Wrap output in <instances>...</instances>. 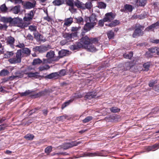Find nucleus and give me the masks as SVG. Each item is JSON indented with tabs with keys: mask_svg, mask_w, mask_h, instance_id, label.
<instances>
[{
	"mask_svg": "<svg viewBox=\"0 0 159 159\" xmlns=\"http://www.w3.org/2000/svg\"><path fill=\"white\" fill-rule=\"evenodd\" d=\"M81 42L83 43V48L88 51L95 52L98 49L96 47L95 45L93 44L98 43V40L96 38L91 40L88 37L86 36L81 39Z\"/></svg>",
	"mask_w": 159,
	"mask_h": 159,
	"instance_id": "1",
	"label": "nucleus"
},
{
	"mask_svg": "<svg viewBox=\"0 0 159 159\" xmlns=\"http://www.w3.org/2000/svg\"><path fill=\"white\" fill-rule=\"evenodd\" d=\"M96 20V16L94 14H92L90 17H87L86 19V21L87 22L84 26V30L86 32L89 30L91 28L95 25Z\"/></svg>",
	"mask_w": 159,
	"mask_h": 159,
	"instance_id": "2",
	"label": "nucleus"
},
{
	"mask_svg": "<svg viewBox=\"0 0 159 159\" xmlns=\"http://www.w3.org/2000/svg\"><path fill=\"white\" fill-rule=\"evenodd\" d=\"M46 57L47 59H43L44 63H50L53 61H57L60 59L59 57L55 56L54 52L52 51H50L48 52L46 55Z\"/></svg>",
	"mask_w": 159,
	"mask_h": 159,
	"instance_id": "3",
	"label": "nucleus"
},
{
	"mask_svg": "<svg viewBox=\"0 0 159 159\" xmlns=\"http://www.w3.org/2000/svg\"><path fill=\"white\" fill-rule=\"evenodd\" d=\"M23 57V56L21 54V50H19L16 53V57L9 59V61L12 64L20 63L21 61V58Z\"/></svg>",
	"mask_w": 159,
	"mask_h": 159,
	"instance_id": "4",
	"label": "nucleus"
},
{
	"mask_svg": "<svg viewBox=\"0 0 159 159\" xmlns=\"http://www.w3.org/2000/svg\"><path fill=\"white\" fill-rule=\"evenodd\" d=\"M115 17V15L112 12L106 13L105 17L103 19L104 22L111 21Z\"/></svg>",
	"mask_w": 159,
	"mask_h": 159,
	"instance_id": "5",
	"label": "nucleus"
},
{
	"mask_svg": "<svg viewBox=\"0 0 159 159\" xmlns=\"http://www.w3.org/2000/svg\"><path fill=\"white\" fill-rule=\"evenodd\" d=\"M48 46H36L33 48V50L35 52H43L46 51L48 50Z\"/></svg>",
	"mask_w": 159,
	"mask_h": 159,
	"instance_id": "6",
	"label": "nucleus"
},
{
	"mask_svg": "<svg viewBox=\"0 0 159 159\" xmlns=\"http://www.w3.org/2000/svg\"><path fill=\"white\" fill-rule=\"evenodd\" d=\"M143 29V27L141 26H140L139 27L137 28L133 34V37L135 38L137 36L142 35L143 34L142 31Z\"/></svg>",
	"mask_w": 159,
	"mask_h": 159,
	"instance_id": "7",
	"label": "nucleus"
},
{
	"mask_svg": "<svg viewBox=\"0 0 159 159\" xmlns=\"http://www.w3.org/2000/svg\"><path fill=\"white\" fill-rule=\"evenodd\" d=\"M66 4L70 6L69 10L72 12L73 13L76 11V9L74 8V5L73 1L72 0H66Z\"/></svg>",
	"mask_w": 159,
	"mask_h": 159,
	"instance_id": "8",
	"label": "nucleus"
},
{
	"mask_svg": "<svg viewBox=\"0 0 159 159\" xmlns=\"http://www.w3.org/2000/svg\"><path fill=\"white\" fill-rule=\"evenodd\" d=\"M83 48V43L81 42L78 43L76 44L71 45L70 47V49L72 50H78L79 48Z\"/></svg>",
	"mask_w": 159,
	"mask_h": 159,
	"instance_id": "9",
	"label": "nucleus"
},
{
	"mask_svg": "<svg viewBox=\"0 0 159 159\" xmlns=\"http://www.w3.org/2000/svg\"><path fill=\"white\" fill-rule=\"evenodd\" d=\"M13 19L10 17H2L0 19V21L4 23H10L12 21Z\"/></svg>",
	"mask_w": 159,
	"mask_h": 159,
	"instance_id": "10",
	"label": "nucleus"
},
{
	"mask_svg": "<svg viewBox=\"0 0 159 159\" xmlns=\"http://www.w3.org/2000/svg\"><path fill=\"white\" fill-rule=\"evenodd\" d=\"M6 42L7 44H9L12 47L15 42L14 38L11 36L7 37L6 39Z\"/></svg>",
	"mask_w": 159,
	"mask_h": 159,
	"instance_id": "11",
	"label": "nucleus"
},
{
	"mask_svg": "<svg viewBox=\"0 0 159 159\" xmlns=\"http://www.w3.org/2000/svg\"><path fill=\"white\" fill-rule=\"evenodd\" d=\"M33 13L32 11H31L29 13L26 14L25 15V16L24 18L25 21H29L32 18L33 16Z\"/></svg>",
	"mask_w": 159,
	"mask_h": 159,
	"instance_id": "12",
	"label": "nucleus"
},
{
	"mask_svg": "<svg viewBox=\"0 0 159 159\" xmlns=\"http://www.w3.org/2000/svg\"><path fill=\"white\" fill-rule=\"evenodd\" d=\"M64 21V26L65 25L67 26H69L73 22V18L71 17L66 18L65 19Z\"/></svg>",
	"mask_w": 159,
	"mask_h": 159,
	"instance_id": "13",
	"label": "nucleus"
},
{
	"mask_svg": "<svg viewBox=\"0 0 159 159\" xmlns=\"http://www.w3.org/2000/svg\"><path fill=\"white\" fill-rule=\"evenodd\" d=\"M151 53H155L159 55V48L157 47H155L154 48H151L149 49L148 52L146 53V54Z\"/></svg>",
	"mask_w": 159,
	"mask_h": 159,
	"instance_id": "14",
	"label": "nucleus"
},
{
	"mask_svg": "<svg viewBox=\"0 0 159 159\" xmlns=\"http://www.w3.org/2000/svg\"><path fill=\"white\" fill-rule=\"evenodd\" d=\"M158 26H159V21L147 27L146 30L147 31H149L153 30L155 28H156Z\"/></svg>",
	"mask_w": 159,
	"mask_h": 159,
	"instance_id": "15",
	"label": "nucleus"
},
{
	"mask_svg": "<svg viewBox=\"0 0 159 159\" xmlns=\"http://www.w3.org/2000/svg\"><path fill=\"white\" fill-rule=\"evenodd\" d=\"M35 5V2L31 3L30 2H27L25 4L24 6L26 9H30L34 7Z\"/></svg>",
	"mask_w": 159,
	"mask_h": 159,
	"instance_id": "16",
	"label": "nucleus"
},
{
	"mask_svg": "<svg viewBox=\"0 0 159 159\" xmlns=\"http://www.w3.org/2000/svg\"><path fill=\"white\" fill-rule=\"evenodd\" d=\"M20 50H21V54L23 56V54H25L26 56L29 55L30 54L31 51L29 49L27 48H24Z\"/></svg>",
	"mask_w": 159,
	"mask_h": 159,
	"instance_id": "17",
	"label": "nucleus"
},
{
	"mask_svg": "<svg viewBox=\"0 0 159 159\" xmlns=\"http://www.w3.org/2000/svg\"><path fill=\"white\" fill-rule=\"evenodd\" d=\"M23 74L20 72H17L16 73L15 75L11 76L10 77L11 80H13L17 78H21L23 76Z\"/></svg>",
	"mask_w": 159,
	"mask_h": 159,
	"instance_id": "18",
	"label": "nucleus"
},
{
	"mask_svg": "<svg viewBox=\"0 0 159 159\" xmlns=\"http://www.w3.org/2000/svg\"><path fill=\"white\" fill-rule=\"evenodd\" d=\"M76 33H73L71 34H69V33H65L64 35V37L67 40H70L71 39V38L73 36L75 35L76 36Z\"/></svg>",
	"mask_w": 159,
	"mask_h": 159,
	"instance_id": "19",
	"label": "nucleus"
},
{
	"mask_svg": "<svg viewBox=\"0 0 159 159\" xmlns=\"http://www.w3.org/2000/svg\"><path fill=\"white\" fill-rule=\"evenodd\" d=\"M68 51L65 50H62L61 51H59L58 52L59 55L58 56L60 58V57H62L64 56H65L67 54H68Z\"/></svg>",
	"mask_w": 159,
	"mask_h": 159,
	"instance_id": "20",
	"label": "nucleus"
},
{
	"mask_svg": "<svg viewBox=\"0 0 159 159\" xmlns=\"http://www.w3.org/2000/svg\"><path fill=\"white\" fill-rule=\"evenodd\" d=\"M59 76L58 73L55 72L51 73L47 76L48 78L49 79L55 78L56 79Z\"/></svg>",
	"mask_w": 159,
	"mask_h": 159,
	"instance_id": "21",
	"label": "nucleus"
},
{
	"mask_svg": "<svg viewBox=\"0 0 159 159\" xmlns=\"http://www.w3.org/2000/svg\"><path fill=\"white\" fill-rule=\"evenodd\" d=\"M12 12L15 14H18L20 11V6H17L14 7L11 9Z\"/></svg>",
	"mask_w": 159,
	"mask_h": 159,
	"instance_id": "22",
	"label": "nucleus"
},
{
	"mask_svg": "<svg viewBox=\"0 0 159 159\" xmlns=\"http://www.w3.org/2000/svg\"><path fill=\"white\" fill-rule=\"evenodd\" d=\"M34 38L39 41H43V40L41 39L42 36L38 33L36 32L34 33ZM46 41L45 39L43 40V42Z\"/></svg>",
	"mask_w": 159,
	"mask_h": 159,
	"instance_id": "23",
	"label": "nucleus"
},
{
	"mask_svg": "<svg viewBox=\"0 0 159 159\" xmlns=\"http://www.w3.org/2000/svg\"><path fill=\"white\" fill-rule=\"evenodd\" d=\"M64 0H55L52 3L55 6H60L64 3Z\"/></svg>",
	"mask_w": 159,
	"mask_h": 159,
	"instance_id": "24",
	"label": "nucleus"
},
{
	"mask_svg": "<svg viewBox=\"0 0 159 159\" xmlns=\"http://www.w3.org/2000/svg\"><path fill=\"white\" fill-rule=\"evenodd\" d=\"M119 22L118 20H115L110 24L106 25H108L109 27H112L117 25L119 24Z\"/></svg>",
	"mask_w": 159,
	"mask_h": 159,
	"instance_id": "25",
	"label": "nucleus"
},
{
	"mask_svg": "<svg viewBox=\"0 0 159 159\" xmlns=\"http://www.w3.org/2000/svg\"><path fill=\"white\" fill-rule=\"evenodd\" d=\"M92 5L91 2H87L85 4H84L83 6V9H84L86 8L90 9L92 7Z\"/></svg>",
	"mask_w": 159,
	"mask_h": 159,
	"instance_id": "26",
	"label": "nucleus"
},
{
	"mask_svg": "<svg viewBox=\"0 0 159 159\" xmlns=\"http://www.w3.org/2000/svg\"><path fill=\"white\" fill-rule=\"evenodd\" d=\"M96 94L95 93L91 92L88 93L85 96L86 98L87 99H91L92 98H93L96 96Z\"/></svg>",
	"mask_w": 159,
	"mask_h": 159,
	"instance_id": "27",
	"label": "nucleus"
},
{
	"mask_svg": "<svg viewBox=\"0 0 159 159\" xmlns=\"http://www.w3.org/2000/svg\"><path fill=\"white\" fill-rule=\"evenodd\" d=\"M159 148V147H158V145L156 144L152 146L148 147L147 148V150L148 151H154L158 149Z\"/></svg>",
	"mask_w": 159,
	"mask_h": 159,
	"instance_id": "28",
	"label": "nucleus"
},
{
	"mask_svg": "<svg viewBox=\"0 0 159 159\" xmlns=\"http://www.w3.org/2000/svg\"><path fill=\"white\" fill-rule=\"evenodd\" d=\"M3 52L4 54V57L6 58H9L13 55V53L12 51L7 52L6 53Z\"/></svg>",
	"mask_w": 159,
	"mask_h": 159,
	"instance_id": "29",
	"label": "nucleus"
},
{
	"mask_svg": "<svg viewBox=\"0 0 159 159\" xmlns=\"http://www.w3.org/2000/svg\"><path fill=\"white\" fill-rule=\"evenodd\" d=\"M75 4L78 8L83 9L84 3L79 1H77L75 2Z\"/></svg>",
	"mask_w": 159,
	"mask_h": 159,
	"instance_id": "30",
	"label": "nucleus"
},
{
	"mask_svg": "<svg viewBox=\"0 0 159 159\" xmlns=\"http://www.w3.org/2000/svg\"><path fill=\"white\" fill-rule=\"evenodd\" d=\"M27 74L28 76L29 77H35L37 76L39 73L37 72L32 73V72H28L26 73H25Z\"/></svg>",
	"mask_w": 159,
	"mask_h": 159,
	"instance_id": "31",
	"label": "nucleus"
},
{
	"mask_svg": "<svg viewBox=\"0 0 159 159\" xmlns=\"http://www.w3.org/2000/svg\"><path fill=\"white\" fill-rule=\"evenodd\" d=\"M68 116L66 115H64L58 117L56 118L57 120L59 121H63L68 118Z\"/></svg>",
	"mask_w": 159,
	"mask_h": 159,
	"instance_id": "32",
	"label": "nucleus"
},
{
	"mask_svg": "<svg viewBox=\"0 0 159 159\" xmlns=\"http://www.w3.org/2000/svg\"><path fill=\"white\" fill-rule=\"evenodd\" d=\"M34 137V136L33 135L30 134H28L24 136V138L26 140H32L33 139Z\"/></svg>",
	"mask_w": 159,
	"mask_h": 159,
	"instance_id": "33",
	"label": "nucleus"
},
{
	"mask_svg": "<svg viewBox=\"0 0 159 159\" xmlns=\"http://www.w3.org/2000/svg\"><path fill=\"white\" fill-rule=\"evenodd\" d=\"M78 143V142H73L67 144L66 146L68 148H71L74 146H77Z\"/></svg>",
	"mask_w": 159,
	"mask_h": 159,
	"instance_id": "34",
	"label": "nucleus"
},
{
	"mask_svg": "<svg viewBox=\"0 0 159 159\" xmlns=\"http://www.w3.org/2000/svg\"><path fill=\"white\" fill-rule=\"evenodd\" d=\"M124 7L126 11L129 12L133 10L132 7L131 5L126 4L125 6Z\"/></svg>",
	"mask_w": 159,
	"mask_h": 159,
	"instance_id": "35",
	"label": "nucleus"
},
{
	"mask_svg": "<svg viewBox=\"0 0 159 159\" xmlns=\"http://www.w3.org/2000/svg\"><path fill=\"white\" fill-rule=\"evenodd\" d=\"M106 7V4L103 2H100L98 3V7L100 8L104 9Z\"/></svg>",
	"mask_w": 159,
	"mask_h": 159,
	"instance_id": "36",
	"label": "nucleus"
},
{
	"mask_svg": "<svg viewBox=\"0 0 159 159\" xmlns=\"http://www.w3.org/2000/svg\"><path fill=\"white\" fill-rule=\"evenodd\" d=\"M150 66V63L149 62L144 64L143 65V70L145 71H148L149 69Z\"/></svg>",
	"mask_w": 159,
	"mask_h": 159,
	"instance_id": "37",
	"label": "nucleus"
},
{
	"mask_svg": "<svg viewBox=\"0 0 159 159\" xmlns=\"http://www.w3.org/2000/svg\"><path fill=\"white\" fill-rule=\"evenodd\" d=\"M124 57L125 58L130 59L133 56V53L132 52L128 53H125L123 55Z\"/></svg>",
	"mask_w": 159,
	"mask_h": 159,
	"instance_id": "38",
	"label": "nucleus"
},
{
	"mask_svg": "<svg viewBox=\"0 0 159 159\" xmlns=\"http://www.w3.org/2000/svg\"><path fill=\"white\" fill-rule=\"evenodd\" d=\"M77 22L79 24L83 25L84 24V20L82 18L80 17L76 18Z\"/></svg>",
	"mask_w": 159,
	"mask_h": 159,
	"instance_id": "39",
	"label": "nucleus"
},
{
	"mask_svg": "<svg viewBox=\"0 0 159 159\" xmlns=\"http://www.w3.org/2000/svg\"><path fill=\"white\" fill-rule=\"evenodd\" d=\"M107 35L109 39H113L114 37V33L112 31H110L108 32Z\"/></svg>",
	"mask_w": 159,
	"mask_h": 159,
	"instance_id": "40",
	"label": "nucleus"
},
{
	"mask_svg": "<svg viewBox=\"0 0 159 159\" xmlns=\"http://www.w3.org/2000/svg\"><path fill=\"white\" fill-rule=\"evenodd\" d=\"M42 62V61L39 59H36L33 60V65H38L41 63Z\"/></svg>",
	"mask_w": 159,
	"mask_h": 159,
	"instance_id": "41",
	"label": "nucleus"
},
{
	"mask_svg": "<svg viewBox=\"0 0 159 159\" xmlns=\"http://www.w3.org/2000/svg\"><path fill=\"white\" fill-rule=\"evenodd\" d=\"M9 73L8 71L7 70H2L0 74L1 76H5L8 75Z\"/></svg>",
	"mask_w": 159,
	"mask_h": 159,
	"instance_id": "42",
	"label": "nucleus"
},
{
	"mask_svg": "<svg viewBox=\"0 0 159 159\" xmlns=\"http://www.w3.org/2000/svg\"><path fill=\"white\" fill-rule=\"evenodd\" d=\"M0 9L2 11L6 12L7 10V8L5 4H3L0 7Z\"/></svg>",
	"mask_w": 159,
	"mask_h": 159,
	"instance_id": "43",
	"label": "nucleus"
},
{
	"mask_svg": "<svg viewBox=\"0 0 159 159\" xmlns=\"http://www.w3.org/2000/svg\"><path fill=\"white\" fill-rule=\"evenodd\" d=\"M73 101V100L70 99V100L67 101L65 102L62 106L61 108L62 109H63L64 108L66 107V106L68 105L70 103L72 102V101Z\"/></svg>",
	"mask_w": 159,
	"mask_h": 159,
	"instance_id": "44",
	"label": "nucleus"
},
{
	"mask_svg": "<svg viewBox=\"0 0 159 159\" xmlns=\"http://www.w3.org/2000/svg\"><path fill=\"white\" fill-rule=\"evenodd\" d=\"M110 110L112 112L116 113L119 111L120 109L116 107H113L110 108Z\"/></svg>",
	"mask_w": 159,
	"mask_h": 159,
	"instance_id": "45",
	"label": "nucleus"
},
{
	"mask_svg": "<svg viewBox=\"0 0 159 159\" xmlns=\"http://www.w3.org/2000/svg\"><path fill=\"white\" fill-rule=\"evenodd\" d=\"M49 67L48 65H45V66H40L39 68V69L40 71H42L45 70H47L49 69Z\"/></svg>",
	"mask_w": 159,
	"mask_h": 159,
	"instance_id": "46",
	"label": "nucleus"
},
{
	"mask_svg": "<svg viewBox=\"0 0 159 159\" xmlns=\"http://www.w3.org/2000/svg\"><path fill=\"white\" fill-rule=\"evenodd\" d=\"M31 91L30 90L26 91L25 92L21 93V96H26L31 93Z\"/></svg>",
	"mask_w": 159,
	"mask_h": 159,
	"instance_id": "47",
	"label": "nucleus"
},
{
	"mask_svg": "<svg viewBox=\"0 0 159 159\" xmlns=\"http://www.w3.org/2000/svg\"><path fill=\"white\" fill-rule=\"evenodd\" d=\"M88 156L91 157H95L99 156V154L98 152L90 153L88 154Z\"/></svg>",
	"mask_w": 159,
	"mask_h": 159,
	"instance_id": "48",
	"label": "nucleus"
},
{
	"mask_svg": "<svg viewBox=\"0 0 159 159\" xmlns=\"http://www.w3.org/2000/svg\"><path fill=\"white\" fill-rule=\"evenodd\" d=\"M92 119V117L91 116H88L86 117L83 120L84 123H87L89 122Z\"/></svg>",
	"mask_w": 159,
	"mask_h": 159,
	"instance_id": "49",
	"label": "nucleus"
},
{
	"mask_svg": "<svg viewBox=\"0 0 159 159\" xmlns=\"http://www.w3.org/2000/svg\"><path fill=\"white\" fill-rule=\"evenodd\" d=\"M8 26L6 24H0V30H6Z\"/></svg>",
	"mask_w": 159,
	"mask_h": 159,
	"instance_id": "50",
	"label": "nucleus"
},
{
	"mask_svg": "<svg viewBox=\"0 0 159 159\" xmlns=\"http://www.w3.org/2000/svg\"><path fill=\"white\" fill-rule=\"evenodd\" d=\"M52 147L51 146H49L47 147L45 149V152L47 153H49L52 151Z\"/></svg>",
	"mask_w": 159,
	"mask_h": 159,
	"instance_id": "51",
	"label": "nucleus"
},
{
	"mask_svg": "<svg viewBox=\"0 0 159 159\" xmlns=\"http://www.w3.org/2000/svg\"><path fill=\"white\" fill-rule=\"evenodd\" d=\"M146 2V0H140L139 2V5L140 6H144L145 5Z\"/></svg>",
	"mask_w": 159,
	"mask_h": 159,
	"instance_id": "52",
	"label": "nucleus"
},
{
	"mask_svg": "<svg viewBox=\"0 0 159 159\" xmlns=\"http://www.w3.org/2000/svg\"><path fill=\"white\" fill-rule=\"evenodd\" d=\"M9 1L15 4L20 3L22 2V0H9Z\"/></svg>",
	"mask_w": 159,
	"mask_h": 159,
	"instance_id": "53",
	"label": "nucleus"
},
{
	"mask_svg": "<svg viewBox=\"0 0 159 159\" xmlns=\"http://www.w3.org/2000/svg\"><path fill=\"white\" fill-rule=\"evenodd\" d=\"M36 27L34 25H30L29 26V29L31 31H35L36 30Z\"/></svg>",
	"mask_w": 159,
	"mask_h": 159,
	"instance_id": "54",
	"label": "nucleus"
},
{
	"mask_svg": "<svg viewBox=\"0 0 159 159\" xmlns=\"http://www.w3.org/2000/svg\"><path fill=\"white\" fill-rule=\"evenodd\" d=\"M58 73L59 74V76H63L66 74V70H62L59 72Z\"/></svg>",
	"mask_w": 159,
	"mask_h": 159,
	"instance_id": "55",
	"label": "nucleus"
},
{
	"mask_svg": "<svg viewBox=\"0 0 159 159\" xmlns=\"http://www.w3.org/2000/svg\"><path fill=\"white\" fill-rule=\"evenodd\" d=\"M80 28V27H73L71 28V30L73 32L79 30Z\"/></svg>",
	"mask_w": 159,
	"mask_h": 159,
	"instance_id": "56",
	"label": "nucleus"
},
{
	"mask_svg": "<svg viewBox=\"0 0 159 159\" xmlns=\"http://www.w3.org/2000/svg\"><path fill=\"white\" fill-rule=\"evenodd\" d=\"M157 83V81H152L150 82V83L149 84V86L150 87H152L154 84H155Z\"/></svg>",
	"mask_w": 159,
	"mask_h": 159,
	"instance_id": "57",
	"label": "nucleus"
},
{
	"mask_svg": "<svg viewBox=\"0 0 159 159\" xmlns=\"http://www.w3.org/2000/svg\"><path fill=\"white\" fill-rule=\"evenodd\" d=\"M44 94V92H39V93H38L36 94L35 97H37L40 96H41L42 95H43Z\"/></svg>",
	"mask_w": 159,
	"mask_h": 159,
	"instance_id": "58",
	"label": "nucleus"
},
{
	"mask_svg": "<svg viewBox=\"0 0 159 159\" xmlns=\"http://www.w3.org/2000/svg\"><path fill=\"white\" fill-rule=\"evenodd\" d=\"M16 47L20 48H21L25 47V45L23 43H19V44L16 45Z\"/></svg>",
	"mask_w": 159,
	"mask_h": 159,
	"instance_id": "59",
	"label": "nucleus"
},
{
	"mask_svg": "<svg viewBox=\"0 0 159 159\" xmlns=\"http://www.w3.org/2000/svg\"><path fill=\"white\" fill-rule=\"evenodd\" d=\"M26 38L32 40L33 37L30 34H29L26 36Z\"/></svg>",
	"mask_w": 159,
	"mask_h": 159,
	"instance_id": "60",
	"label": "nucleus"
},
{
	"mask_svg": "<svg viewBox=\"0 0 159 159\" xmlns=\"http://www.w3.org/2000/svg\"><path fill=\"white\" fill-rule=\"evenodd\" d=\"M151 42L153 43H159V40L158 39L152 40Z\"/></svg>",
	"mask_w": 159,
	"mask_h": 159,
	"instance_id": "61",
	"label": "nucleus"
},
{
	"mask_svg": "<svg viewBox=\"0 0 159 159\" xmlns=\"http://www.w3.org/2000/svg\"><path fill=\"white\" fill-rule=\"evenodd\" d=\"M104 21H103V20H100L99 22V25L100 26H102L103 25V22Z\"/></svg>",
	"mask_w": 159,
	"mask_h": 159,
	"instance_id": "62",
	"label": "nucleus"
},
{
	"mask_svg": "<svg viewBox=\"0 0 159 159\" xmlns=\"http://www.w3.org/2000/svg\"><path fill=\"white\" fill-rule=\"evenodd\" d=\"M66 42H67L65 40H62L60 42V43L61 45H63L65 44Z\"/></svg>",
	"mask_w": 159,
	"mask_h": 159,
	"instance_id": "63",
	"label": "nucleus"
},
{
	"mask_svg": "<svg viewBox=\"0 0 159 159\" xmlns=\"http://www.w3.org/2000/svg\"><path fill=\"white\" fill-rule=\"evenodd\" d=\"M48 112V111L47 110H43V113L44 115H46L47 114V113Z\"/></svg>",
	"mask_w": 159,
	"mask_h": 159,
	"instance_id": "64",
	"label": "nucleus"
}]
</instances>
